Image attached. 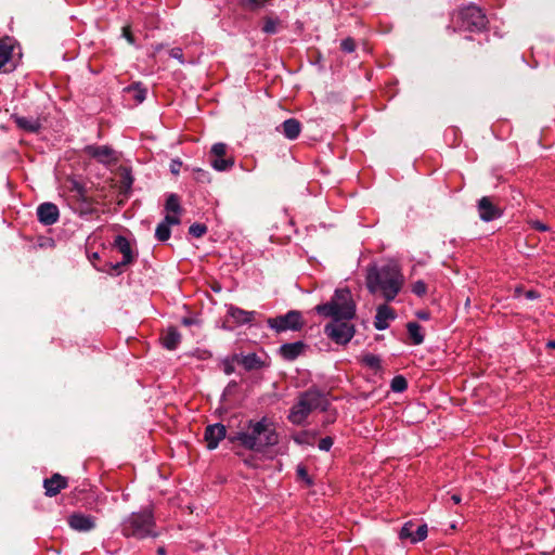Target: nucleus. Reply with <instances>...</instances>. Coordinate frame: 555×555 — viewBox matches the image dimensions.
Listing matches in <instances>:
<instances>
[{"label": "nucleus", "instance_id": "34", "mask_svg": "<svg viewBox=\"0 0 555 555\" xmlns=\"http://www.w3.org/2000/svg\"><path fill=\"white\" fill-rule=\"evenodd\" d=\"M77 211L83 216V215H91L94 211V208L92 207V202L88 201L87 203H80L77 206Z\"/></svg>", "mask_w": 555, "mask_h": 555}, {"label": "nucleus", "instance_id": "51", "mask_svg": "<svg viewBox=\"0 0 555 555\" xmlns=\"http://www.w3.org/2000/svg\"><path fill=\"white\" fill-rule=\"evenodd\" d=\"M547 347L551 348V349H555V340H550L547 343Z\"/></svg>", "mask_w": 555, "mask_h": 555}, {"label": "nucleus", "instance_id": "19", "mask_svg": "<svg viewBox=\"0 0 555 555\" xmlns=\"http://www.w3.org/2000/svg\"><path fill=\"white\" fill-rule=\"evenodd\" d=\"M46 494L48 496H54L62 489H65L67 487L66 478L61 476L60 474H54L51 478L46 479L43 482Z\"/></svg>", "mask_w": 555, "mask_h": 555}, {"label": "nucleus", "instance_id": "15", "mask_svg": "<svg viewBox=\"0 0 555 555\" xmlns=\"http://www.w3.org/2000/svg\"><path fill=\"white\" fill-rule=\"evenodd\" d=\"M477 208L480 219L486 222L492 221L501 216L500 209L488 196H483L479 199Z\"/></svg>", "mask_w": 555, "mask_h": 555}, {"label": "nucleus", "instance_id": "36", "mask_svg": "<svg viewBox=\"0 0 555 555\" xmlns=\"http://www.w3.org/2000/svg\"><path fill=\"white\" fill-rule=\"evenodd\" d=\"M340 47H341V50H343V51H345V52H347V53H351V52H353V51H354V49H356V43H354L353 39H351V38H346V39H344V40L341 41Z\"/></svg>", "mask_w": 555, "mask_h": 555}, {"label": "nucleus", "instance_id": "28", "mask_svg": "<svg viewBox=\"0 0 555 555\" xmlns=\"http://www.w3.org/2000/svg\"><path fill=\"white\" fill-rule=\"evenodd\" d=\"M155 236L160 242H165L170 237V228L167 225V223L162 221L157 225L156 231H155Z\"/></svg>", "mask_w": 555, "mask_h": 555}, {"label": "nucleus", "instance_id": "45", "mask_svg": "<svg viewBox=\"0 0 555 555\" xmlns=\"http://www.w3.org/2000/svg\"><path fill=\"white\" fill-rule=\"evenodd\" d=\"M182 324L185 325V326H190V325H193V324H197V320H195L193 318H183L182 319Z\"/></svg>", "mask_w": 555, "mask_h": 555}, {"label": "nucleus", "instance_id": "37", "mask_svg": "<svg viewBox=\"0 0 555 555\" xmlns=\"http://www.w3.org/2000/svg\"><path fill=\"white\" fill-rule=\"evenodd\" d=\"M297 476H298V478L304 480L308 486L312 485V480L308 476V472H307L306 467L298 466L297 467Z\"/></svg>", "mask_w": 555, "mask_h": 555}, {"label": "nucleus", "instance_id": "49", "mask_svg": "<svg viewBox=\"0 0 555 555\" xmlns=\"http://www.w3.org/2000/svg\"><path fill=\"white\" fill-rule=\"evenodd\" d=\"M451 500L454 504H459L461 503L462 499H461V495L460 494H452L451 495Z\"/></svg>", "mask_w": 555, "mask_h": 555}, {"label": "nucleus", "instance_id": "52", "mask_svg": "<svg viewBox=\"0 0 555 555\" xmlns=\"http://www.w3.org/2000/svg\"><path fill=\"white\" fill-rule=\"evenodd\" d=\"M157 554H158V555H166V551H165V548H164V547H158V550H157Z\"/></svg>", "mask_w": 555, "mask_h": 555}, {"label": "nucleus", "instance_id": "35", "mask_svg": "<svg viewBox=\"0 0 555 555\" xmlns=\"http://www.w3.org/2000/svg\"><path fill=\"white\" fill-rule=\"evenodd\" d=\"M129 91H133V98L139 102H143L146 96V90L140 88L139 86L132 87L129 89Z\"/></svg>", "mask_w": 555, "mask_h": 555}, {"label": "nucleus", "instance_id": "40", "mask_svg": "<svg viewBox=\"0 0 555 555\" xmlns=\"http://www.w3.org/2000/svg\"><path fill=\"white\" fill-rule=\"evenodd\" d=\"M243 2V5L251 9V10H255V9H258L260 7H262V0H242Z\"/></svg>", "mask_w": 555, "mask_h": 555}, {"label": "nucleus", "instance_id": "25", "mask_svg": "<svg viewBox=\"0 0 555 555\" xmlns=\"http://www.w3.org/2000/svg\"><path fill=\"white\" fill-rule=\"evenodd\" d=\"M282 26V22L278 17L267 16L263 20L262 31L268 35L276 34Z\"/></svg>", "mask_w": 555, "mask_h": 555}, {"label": "nucleus", "instance_id": "38", "mask_svg": "<svg viewBox=\"0 0 555 555\" xmlns=\"http://www.w3.org/2000/svg\"><path fill=\"white\" fill-rule=\"evenodd\" d=\"M363 361L370 366V367H378L379 366V359L374 354H366L363 358Z\"/></svg>", "mask_w": 555, "mask_h": 555}, {"label": "nucleus", "instance_id": "44", "mask_svg": "<svg viewBox=\"0 0 555 555\" xmlns=\"http://www.w3.org/2000/svg\"><path fill=\"white\" fill-rule=\"evenodd\" d=\"M122 35L124 37L127 39V41L131 44L134 43V38H133V35L131 34L129 27H124L122 28Z\"/></svg>", "mask_w": 555, "mask_h": 555}, {"label": "nucleus", "instance_id": "48", "mask_svg": "<svg viewBox=\"0 0 555 555\" xmlns=\"http://www.w3.org/2000/svg\"><path fill=\"white\" fill-rule=\"evenodd\" d=\"M181 166V163H176L173 162L172 165H171V172L172 173H178L179 172V167Z\"/></svg>", "mask_w": 555, "mask_h": 555}, {"label": "nucleus", "instance_id": "9", "mask_svg": "<svg viewBox=\"0 0 555 555\" xmlns=\"http://www.w3.org/2000/svg\"><path fill=\"white\" fill-rule=\"evenodd\" d=\"M14 50L15 44L12 40H0V73H9L15 68Z\"/></svg>", "mask_w": 555, "mask_h": 555}, {"label": "nucleus", "instance_id": "39", "mask_svg": "<svg viewBox=\"0 0 555 555\" xmlns=\"http://www.w3.org/2000/svg\"><path fill=\"white\" fill-rule=\"evenodd\" d=\"M333 446V439L331 437L322 438L319 441V449L322 451H328Z\"/></svg>", "mask_w": 555, "mask_h": 555}, {"label": "nucleus", "instance_id": "23", "mask_svg": "<svg viewBox=\"0 0 555 555\" xmlns=\"http://www.w3.org/2000/svg\"><path fill=\"white\" fill-rule=\"evenodd\" d=\"M162 341L166 349L175 350L181 341V335L175 327H169L163 335Z\"/></svg>", "mask_w": 555, "mask_h": 555}, {"label": "nucleus", "instance_id": "30", "mask_svg": "<svg viewBox=\"0 0 555 555\" xmlns=\"http://www.w3.org/2000/svg\"><path fill=\"white\" fill-rule=\"evenodd\" d=\"M408 387L406 379L403 376H396L391 380V389L396 392H401Z\"/></svg>", "mask_w": 555, "mask_h": 555}, {"label": "nucleus", "instance_id": "8", "mask_svg": "<svg viewBox=\"0 0 555 555\" xmlns=\"http://www.w3.org/2000/svg\"><path fill=\"white\" fill-rule=\"evenodd\" d=\"M209 162L217 171H227L234 166V157L228 155V145L222 142L215 143L211 146Z\"/></svg>", "mask_w": 555, "mask_h": 555}, {"label": "nucleus", "instance_id": "41", "mask_svg": "<svg viewBox=\"0 0 555 555\" xmlns=\"http://www.w3.org/2000/svg\"><path fill=\"white\" fill-rule=\"evenodd\" d=\"M530 224L534 230L540 231V232H547L550 230L548 225H546L545 223H543L539 220H533L530 222Z\"/></svg>", "mask_w": 555, "mask_h": 555}, {"label": "nucleus", "instance_id": "26", "mask_svg": "<svg viewBox=\"0 0 555 555\" xmlns=\"http://www.w3.org/2000/svg\"><path fill=\"white\" fill-rule=\"evenodd\" d=\"M414 533H415V531H414V524H413V521H406L402 526V528H401V530L399 532V538L401 540H410V542L412 543V539L414 537Z\"/></svg>", "mask_w": 555, "mask_h": 555}, {"label": "nucleus", "instance_id": "22", "mask_svg": "<svg viewBox=\"0 0 555 555\" xmlns=\"http://www.w3.org/2000/svg\"><path fill=\"white\" fill-rule=\"evenodd\" d=\"M280 129L286 139L296 140L301 132V124L295 118H288L281 124Z\"/></svg>", "mask_w": 555, "mask_h": 555}, {"label": "nucleus", "instance_id": "11", "mask_svg": "<svg viewBox=\"0 0 555 555\" xmlns=\"http://www.w3.org/2000/svg\"><path fill=\"white\" fill-rule=\"evenodd\" d=\"M68 525L73 530L88 532L95 528V517L82 513H74L68 517Z\"/></svg>", "mask_w": 555, "mask_h": 555}, {"label": "nucleus", "instance_id": "18", "mask_svg": "<svg viewBox=\"0 0 555 555\" xmlns=\"http://www.w3.org/2000/svg\"><path fill=\"white\" fill-rule=\"evenodd\" d=\"M396 314L393 310L387 305H382L377 308V312L374 320V326L378 331H384L389 326V320H393Z\"/></svg>", "mask_w": 555, "mask_h": 555}, {"label": "nucleus", "instance_id": "5", "mask_svg": "<svg viewBox=\"0 0 555 555\" xmlns=\"http://www.w3.org/2000/svg\"><path fill=\"white\" fill-rule=\"evenodd\" d=\"M155 520L151 511L131 513L121 522V533L127 538L145 539L157 537Z\"/></svg>", "mask_w": 555, "mask_h": 555}, {"label": "nucleus", "instance_id": "2", "mask_svg": "<svg viewBox=\"0 0 555 555\" xmlns=\"http://www.w3.org/2000/svg\"><path fill=\"white\" fill-rule=\"evenodd\" d=\"M232 443H237L248 450L261 452L268 447L279 443V435L274 424L267 417L259 421H249L247 426L233 436H229Z\"/></svg>", "mask_w": 555, "mask_h": 555}, {"label": "nucleus", "instance_id": "10", "mask_svg": "<svg viewBox=\"0 0 555 555\" xmlns=\"http://www.w3.org/2000/svg\"><path fill=\"white\" fill-rule=\"evenodd\" d=\"M268 356L263 352H251L248 354L235 356L237 363L244 366L247 371L259 370L267 365Z\"/></svg>", "mask_w": 555, "mask_h": 555}, {"label": "nucleus", "instance_id": "16", "mask_svg": "<svg viewBox=\"0 0 555 555\" xmlns=\"http://www.w3.org/2000/svg\"><path fill=\"white\" fill-rule=\"evenodd\" d=\"M86 152L88 155L104 164L117 160L114 150L107 145H88Z\"/></svg>", "mask_w": 555, "mask_h": 555}, {"label": "nucleus", "instance_id": "4", "mask_svg": "<svg viewBox=\"0 0 555 555\" xmlns=\"http://www.w3.org/2000/svg\"><path fill=\"white\" fill-rule=\"evenodd\" d=\"M328 405L327 398L317 389H309L298 397V401L293 405L288 420L295 424H302L309 414L315 410L325 411Z\"/></svg>", "mask_w": 555, "mask_h": 555}, {"label": "nucleus", "instance_id": "13", "mask_svg": "<svg viewBox=\"0 0 555 555\" xmlns=\"http://www.w3.org/2000/svg\"><path fill=\"white\" fill-rule=\"evenodd\" d=\"M227 429L225 426L217 423L214 425H208L205 429V441L207 443V448L214 450L218 447L219 442L225 438Z\"/></svg>", "mask_w": 555, "mask_h": 555}, {"label": "nucleus", "instance_id": "1", "mask_svg": "<svg viewBox=\"0 0 555 555\" xmlns=\"http://www.w3.org/2000/svg\"><path fill=\"white\" fill-rule=\"evenodd\" d=\"M315 311L332 321L325 325L326 336L338 345H346L354 336L350 320L356 315V304L349 289H336L330 302L318 305Z\"/></svg>", "mask_w": 555, "mask_h": 555}, {"label": "nucleus", "instance_id": "21", "mask_svg": "<svg viewBox=\"0 0 555 555\" xmlns=\"http://www.w3.org/2000/svg\"><path fill=\"white\" fill-rule=\"evenodd\" d=\"M306 348L302 341L284 344L280 347V354L287 361H293L299 357Z\"/></svg>", "mask_w": 555, "mask_h": 555}, {"label": "nucleus", "instance_id": "47", "mask_svg": "<svg viewBox=\"0 0 555 555\" xmlns=\"http://www.w3.org/2000/svg\"><path fill=\"white\" fill-rule=\"evenodd\" d=\"M196 172L198 173V176H197V180H199V181H204V180H205V178H206V177H207V175H208V173H207L206 171H204L203 169H197V170H196Z\"/></svg>", "mask_w": 555, "mask_h": 555}, {"label": "nucleus", "instance_id": "46", "mask_svg": "<svg viewBox=\"0 0 555 555\" xmlns=\"http://www.w3.org/2000/svg\"><path fill=\"white\" fill-rule=\"evenodd\" d=\"M538 297H539V295H538V293H537V292H534V291H528V292H526V298H527V299L532 300V299H537Z\"/></svg>", "mask_w": 555, "mask_h": 555}, {"label": "nucleus", "instance_id": "3", "mask_svg": "<svg viewBox=\"0 0 555 555\" xmlns=\"http://www.w3.org/2000/svg\"><path fill=\"white\" fill-rule=\"evenodd\" d=\"M404 278L396 264L372 266L366 270L365 284L371 294L380 293L386 301H392L403 286Z\"/></svg>", "mask_w": 555, "mask_h": 555}, {"label": "nucleus", "instance_id": "42", "mask_svg": "<svg viewBox=\"0 0 555 555\" xmlns=\"http://www.w3.org/2000/svg\"><path fill=\"white\" fill-rule=\"evenodd\" d=\"M169 55L173 59H177L180 63H183V53L180 48H172L169 52Z\"/></svg>", "mask_w": 555, "mask_h": 555}, {"label": "nucleus", "instance_id": "20", "mask_svg": "<svg viewBox=\"0 0 555 555\" xmlns=\"http://www.w3.org/2000/svg\"><path fill=\"white\" fill-rule=\"evenodd\" d=\"M11 118L14 120L16 126L27 132L36 133L41 128V122L35 117H24L20 115H12Z\"/></svg>", "mask_w": 555, "mask_h": 555}, {"label": "nucleus", "instance_id": "55", "mask_svg": "<svg viewBox=\"0 0 555 555\" xmlns=\"http://www.w3.org/2000/svg\"><path fill=\"white\" fill-rule=\"evenodd\" d=\"M225 372H227V374H230L231 373V367H228V370Z\"/></svg>", "mask_w": 555, "mask_h": 555}, {"label": "nucleus", "instance_id": "54", "mask_svg": "<svg viewBox=\"0 0 555 555\" xmlns=\"http://www.w3.org/2000/svg\"><path fill=\"white\" fill-rule=\"evenodd\" d=\"M225 372H227V374H230L231 373V367H228V370Z\"/></svg>", "mask_w": 555, "mask_h": 555}, {"label": "nucleus", "instance_id": "43", "mask_svg": "<svg viewBox=\"0 0 555 555\" xmlns=\"http://www.w3.org/2000/svg\"><path fill=\"white\" fill-rule=\"evenodd\" d=\"M163 221L170 228V225L179 224L180 218L177 216L167 215Z\"/></svg>", "mask_w": 555, "mask_h": 555}, {"label": "nucleus", "instance_id": "56", "mask_svg": "<svg viewBox=\"0 0 555 555\" xmlns=\"http://www.w3.org/2000/svg\"><path fill=\"white\" fill-rule=\"evenodd\" d=\"M245 464L251 465V463L248 460H245Z\"/></svg>", "mask_w": 555, "mask_h": 555}, {"label": "nucleus", "instance_id": "17", "mask_svg": "<svg viewBox=\"0 0 555 555\" xmlns=\"http://www.w3.org/2000/svg\"><path fill=\"white\" fill-rule=\"evenodd\" d=\"M255 311L243 310L238 307L230 305L227 314L236 325L248 324L254 320Z\"/></svg>", "mask_w": 555, "mask_h": 555}, {"label": "nucleus", "instance_id": "50", "mask_svg": "<svg viewBox=\"0 0 555 555\" xmlns=\"http://www.w3.org/2000/svg\"><path fill=\"white\" fill-rule=\"evenodd\" d=\"M417 317L422 320H427L429 318V314L427 312L421 311L417 312Z\"/></svg>", "mask_w": 555, "mask_h": 555}, {"label": "nucleus", "instance_id": "32", "mask_svg": "<svg viewBox=\"0 0 555 555\" xmlns=\"http://www.w3.org/2000/svg\"><path fill=\"white\" fill-rule=\"evenodd\" d=\"M427 532H428V529H427L426 524L418 526L417 529L415 530L414 537L412 539V543H417V542L425 540L427 537Z\"/></svg>", "mask_w": 555, "mask_h": 555}, {"label": "nucleus", "instance_id": "31", "mask_svg": "<svg viewBox=\"0 0 555 555\" xmlns=\"http://www.w3.org/2000/svg\"><path fill=\"white\" fill-rule=\"evenodd\" d=\"M207 232V227L203 223H193L189 228V233L194 237H202Z\"/></svg>", "mask_w": 555, "mask_h": 555}, {"label": "nucleus", "instance_id": "7", "mask_svg": "<svg viewBox=\"0 0 555 555\" xmlns=\"http://www.w3.org/2000/svg\"><path fill=\"white\" fill-rule=\"evenodd\" d=\"M267 325L276 333L286 331H299L305 325L302 315L297 310H291L286 314L269 318Z\"/></svg>", "mask_w": 555, "mask_h": 555}, {"label": "nucleus", "instance_id": "27", "mask_svg": "<svg viewBox=\"0 0 555 555\" xmlns=\"http://www.w3.org/2000/svg\"><path fill=\"white\" fill-rule=\"evenodd\" d=\"M166 210L169 212L178 214L181 210L179 197L176 194H170L166 201Z\"/></svg>", "mask_w": 555, "mask_h": 555}, {"label": "nucleus", "instance_id": "12", "mask_svg": "<svg viewBox=\"0 0 555 555\" xmlns=\"http://www.w3.org/2000/svg\"><path fill=\"white\" fill-rule=\"evenodd\" d=\"M37 217L40 223L44 225H52L57 222L60 210L53 203H42L37 208Z\"/></svg>", "mask_w": 555, "mask_h": 555}, {"label": "nucleus", "instance_id": "33", "mask_svg": "<svg viewBox=\"0 0 555 555\" xmlns=\"http://www.w3.org/2000/svg\"><path fill=\"white\" fill-rule=\"evenodd\" d=\"M412 292L417 296H423L427 292V286L424 281L420 280L413 283Z\"/></svg>", "mask_w": 555, "mask_h": 555}, {"label": "nucleus", "instance_id": "53", "mask_svg": "<svg viewBox=\"0 0 555 555\" xmlns=\"http://www.w3.org/2000/svg\"><path fill=\"white\" fill-rule=\"evenodd\" d=\"M98 258H99L98 253H94V254L92 255V259H98Z\"/></svg>", "mask_w": 555, "mask_h": 555}, {"label": "nucleus", "instance_id": "24", "mask_svg": "<svg viewBox=\"0 0 555 555\" xmlns=\"http://www.w3.org/2000/svg\"><path fill=\"white\" fill-rule=\"evenodd\" d=\"M409 336L413 345H421L424 341V335L422 333V326L416 322H409L406 324Z\"/></svg>", "mask_w": 555, "mask_h": 555}, {"label": "nucleus", "instance_id": "6", "mask_svg": "<svg viewBox=\"0 0 555 555\" xmlns=\"http://www.w3.org/2000/svg\"><path fill=\"white\" fill-rule=\"evenodd\" d=\"M453 23L460 31H479L486 27L487 18L478 7L469 5L456 14Z\"/></svg>", "mask_w": 555, "mask_h": 555}, {"label": "nucleus", "instance_id": "14", "mask_svg": "<svg viewBox=\"0 0 555 555\" xmlns=\"http://www.w3.org/2000/svg\"><path fill=\"white\" fill-rule=\"evenodd\" d=\"M114 246L122 254V260L113 266L115 271H119L121 267L133 261V254L129 241L122 235L116 236Z\"/></svg>", "mask_w": 555, "mask_h": 555}, {"label": "nucleus", "instance_id": "29", "mask_svg": "<svg viewBox=\"0 0 555 555\" xmlns=\"http://www.w3.org/2000/svg\"><path fill=\"white\" fill-rule=\"evenodd\" d=\"M73 191L76 192V199H77V205L80 204V203H87L88 201H91L87 194H86V190L82 185H80L79 183L75 182L74 183V188H73Z\"/></svg>", "mask_w": 555, "mask_h": 555}]
</instances>
